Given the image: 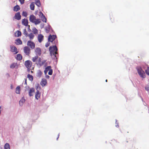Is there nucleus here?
I'll return each mask as SVG.
<instances>
[{"instance_id":"1","label":"nucleus","mask_w":149,"mask_h":149,"mask_svg":"<svg viewBox=\"0 0 149 149\" xmlns=\"http://www.w3.org/2000/svg\"><path fill=\"white\" fill-rule=\"evenodd\" d=\"M49 50L51 56L54 58L57 59L56 54H58L57 47L56 45L51 46L49 47Z\"/></svg>"},{"instance_id":"2","label":"nucleus","mask_w":149,"mask_h":149,"mask_svg":"<svg viewBox=\"0 0 149 149\" xmlns=\"http://www.w3.org/2000/svg\"><path fill=\"white\" fill-rule=\"evenodd\" d=\"M29 20L31 22L34 23L36 25L39 24L41 22L40 20V19H36L35 16L33 15H30Z\"/></svg>"},{"instance_id":"3","label":"nucleus","mask_w":149,"mask_h":149,"mask_svg":"<svg viewBox=\"0 0 149 149\" xmlns=\"http://www.w3.org/2000/svg\"><path fill=\"white\" fill-rule=\"evenodd\" d=\"M138 74L141 77L144 78L146 77L145 74L141 67H139L136 68Z\"/></svg>"},{"instance_id":"4","label":"nucleus","mask_w":149,"mask_h":149,"mask_svg":"<svg viewBox=\"0 0 149 149\" xmlns=\"http://www.w3.org/2000/svg\"><path fill=\"white\" fill-rule=\"evenodd\" d=\"M39 16L41 18L42 21L44 22H46L47 19L43 15V13L41 11L39 13Z\"/></svg>"},{"instance_id":"5","label":"nucleus","mask_w":149,"mask_h":149,"mask_svg":"<svg viewBox=\"0 0 149 149\" xmlns=\"http://www.w3.org/2000/svg\"><path fill=\"white\" fill-rule=\"evenodd\" d=\"M24 65L27 68H31L32 65V63L29 60H27L25 62Z\"/></svg>"},{"instance_id":"6","label":"nucleus","mask_w":149,"mask_h":149,"mask_svg":"<svg viewBox=\"0 0 149 149\" xmlns=\"http://www.w3.org/2000/svg\"><path fill=\"white\" fill-rule=\"evenodd\" d=\"M24 51L25 54L27 56H29L31 53V50L27 46L25 47L24 48Z\"/></svg>"},{"instance_id":"7","label":"nucleus","mask_w":149,"mask_h":149,"mask_svg":"<svg viewBox=\"0 0 149 149\" xmlns=\"http://www.w3.org/2000/svg\"><path fill=\"white\" fill-rule=\"evenodd\" d=\"M35 52L36 56H38L41 55L42 53L41 49L39 47L36 48L35 49Z\"/></svg>"},{"instance_id":"8","label":"nucleus","mask_w":149,"mask_h":149,"mask_svg":"<svg viewBox=\"0 0 149 149\" xmlns=\"http://www.w3.org/2000/svg\"><path fill=\"white\" fill-rule=\"evenodd\" d=\"M27 45L29 46L31 49H33L35 47V43L30 40H29L28 41Z\"/></svg>"},{"instance_id":"9","label":"nucleus","mask_w":149,"mask_h":149,"mask_svg":"<svg viewBox=\"0 0 149 149\" xmlns=\"http://www.w3.org/2000/svg\"><path fill=\"white\" fill-rule=\"evenodd\" d=\"M10 51L12 52H15V54L18 53V51L17 48L15 46L11 45L10 46Z\"/></svg>"},{"instance_id":"10","label":"nucleus","mask_w":149,"mask_h":149,"mask_svg":"<svg viewBox=\"0 0 149 149\" xmlns=\"http://www.w3.org/2000/svg\"><path fill=\"white\" fill-rule=\"evenodd\" d=\"M56 37V35H50L48 38V41L52 42L55 39Z\"/></svg>"},{"instance_id":"11","label":"nucleus","mask_w":149,"mask_h":149,"mask_svg":"<svg viewBox=\"0 0 149 149\" xmlns=\"http://www.w3.org/2000/svg\"><path fill=\"white\" fill-rule=\"evenodd\" d=\"M21 15L19 12L16 13L14 17V18L17 20H19L21 19Z\"/></svg>"},{"instance_id":"12","label":"nucleus","mask_w":149,"mask_h":149,"mask_svg":"<svg viewBox=\"0 0 149 149\" xmlns=\"http://www.w3.org/2000/svg\"><path fill=\"white\" fill-rule=\"evenodd\" d=\"M44 38V36L41 34H39L38 36V40L39 42H41L43 40Z\"/></svg>"},{"instance_id":"13","label":"nucleus","mask_w":149,"mask_h":149,"mask_svg":"<svg viewBox=\"0 0 149 149\" xmlns=\"http://www.w3.org/2000/svg\"><path fill=\"white\" fill-rule=\"evenodd\" d=\"M47 80L45 79H42V81L40 82L41 85L42 86H45L47 84Z\"/></svg>"},{"instance_id":"14","label":"nucleus","mask_w":149,"mask_h":149,"mask_svg":"<svg viewBox=\"0 0 149 149\" xmlns=\"http://www.w3.org/2000/svg\"><path fill=\"white\" fill-rule=\"evenodd\" d=\"M22 23L23 24L26 26L28 25V20L26 19H24L22 20Z\"/></svg>"},{"instance_id":"15","label":"nucleus","mask_w":149,"mask_h":149,"mask_svg":"<svg viewBox=\"0 0 149 149\" xmlns=\"http://www.w3.org/2000/svg\"><path fill=\"white\" fill-rule=\"evenodd\" d=\"M52 67L50 66H47L45 68L44 70V72L45 74H46L48 71H49L51 69Z\"/></svg>"},{"instance_id":"16","label":"nucleus","mask_w":149,"mask_h":149,"mask_svg":"<svg viewBox=\"0 0 149 149\" xmlns=\"http://www.w3.org/2000/svg\"><path fill=\"white\" fill-rule=\"evenodd\" d=\"M35 96L37 100H38V99L40 97V93L39 92V91H38L36 92Z\"/></svg>"},{"instance_id":"17","label":"nucleus","mask_w":149,"mask_h":149,"mask_svg":"<svg viewBox=\"0 0 149 149\" xmlns=\"http://www.w3.org/2000/svg\"><path fill=\"white\" fill-rule=\"evenodd\" d=\"M22 33L20 31H17L15 33V36L16 37H19L21 35Z\"/></svg>"},{"instance_id":"18","label":"nucleus","mask_w":149,"mask_h":149,"mask_svg":"<svg viewBox=\"0 0 149 149\" xmlns=\"http://www.w3.org/2000/svg\"><path fill=\"white\" fill-rule=\"evenodd\" d=\"M35 90L33 88H32L30 89L29 92V95L30 96H31L33 95L32 93L34 92Z\"/></svg>"},{"instance_id":"19","label":"nucleus","mask_w":149,"mask_h":149,"mask_svg":"<svg viewBox=\"0 0 149 149\" xmlns=\"http://www.w3.org/2000/svg\"><path fill=\"white\" fill-rule=\"evenodd\" d=\"M15 41V43L17 45H21L22 43V41L19 38L16 39Z\"/></svg>"},{"instance_id":"20","label":"nucleus","mask_w":149,"mask_h":149,"mask_svg":"<svg viewBox=\"0 0 149 149\" xmlns=\"http://www.w3.org/2000/svg\"><path fill=\"white\" fill-rule=\"evenodd\" d=\"M43 62H42L41 61V58L38 57V60L37 62V63H36L37 64L39 65L40 66L42 65L43 64Z\"/></svg>"},{"instance_id":"21","label":"nucleus","mask_w":149,"mask_h":149,"mask_svg":"<svg viewBox=\"0 0 149 149\" xmlns=\"http://www.w3.org/2000/svg\"><path fill=\"white\" fill-rule=\"evenodd\" d=\"M20 9V7L18 5H16L14 7L13 10L16 12L18 11Z\"/></svg>"},{"instance_id":"22","label":"nucleus","mask_w":149,"mask_h":149,"mask_svg":"<svg viewBox=\"0 0 149 149\" xmlns=\"http://www.w3.org/2000/svg\"><path fill=\"white\" fill-rule=\"evenodd\" d=\"M22 56L20 54H18L17 55V56L16 57L17 60L20 61L22 59Z\"/></svg>"},{"instance_id":"23","label":"nucleus","mask_w":149,"mask_h":149,"mask_svg":"<svg viewBox=\"0 0 149 149\" xmlns=\"http://www.w3.org/2000/svg\"><path fill=\"white\" fill-rule=\"evenodd\" d=\"M28 36L29 37L30 40H31L33 39L34 37V35L33 33H31L28 35Z\"/></svg>"},{"instance_id":"24","label":"nucleus","mask_w":149,"mask_h":149,"mask_svg":"<svg viewBox=\"0 0 149 149\" xmlns=\"http://www.w3.org/2000/svg\"><path fill=\"white\" fill-rule=\"evenodd\" d=\"M20 91V88L19 86H17L16 88L15 92L17 94H19Z\"/></svg>"},{"instance_id":"25","label":"nucleus","mask_w":149,"mask_h":149,"mask_svg":"<svg viewBox=\"0 0 149 149\" xmlns=\"http://www.w3.org/2000/svg\"><path fill=\"white\" fill-rule=\"evenodd\" d=\"M16 66L17 67V63H14L11 64L10 65V68H14Z\"/></svg>"},{"instance_id":"26","label":"nucleus","mask_w":149,"mask_h":149,"mask_svg":"<svg viewBox=\"0 0 149 149\" xmlns=\"http://www.w3.org/2000/svg\"><path fill=\"white\" fill-rule=\"evenodd\" d=\"M4 149H10V146L8 143H6L4 146Z\"/></svg>"},{"instance_id":"27","label":"nucleus","mask_w":149,"mask_h":149,"mask_svg":"<svg viewBox=\"0 0 149 149\" xmlns=\"http://www.w3.org/2000/svg\"><path fill=\"white\" fill-rule=\"evenodd\" d=\"M34 3L33 2H32L30 5V9L32 10H34Z\"/></svg>"},{"instance_id":"28","label":"nucleus","mask_w":149,"mask_h":149,"mask_svg":"<svg viewBox=\"0 0 149 149\" xmlns=\"http://www.w3.org/2000/svg\"><path fill=\"white\" fill-rule=\"evenodd\" d=\"M27 78H29V79L30 81H32L33 80V77L32 75H31L29 74H28L27 75Z\"/></svg>"},{"instance_id":"29","label":"nucleus","mask_w":149,"mask_h":149,"mask_svg":"<svg viewBox=\"0 0 149 149\" xmlns=\"http://www.w3.org/2000/svg\"><path fill=\"white\" fill-rule=\"evenodd\" d=\"M25 100L23 97H22V99H21L20 100L19 102V104L20 105H22L23 103L25 102Z\"/></svg>"},{"instance_id":"30","label":"nucleus","mask_w":149,"mask_h":149,"mask_svg":"<svg viewBox=\"0 0 149 149\" xmlns=\"http://www.w3.org/2000/svg\"><path fill=\"white\" fill-rule=\"evenodd\" d=\"M38 58V56L36 55L35 56L33 57L32 59V61L33 62H35L37 60Z\"/></svg>"},{"instance_id":"31","label":"nucleus","mask_w":149,"mask_h":149,"mask_svg":"<svg viewBox=\"0 0 149 149\" xmlns=\"http://www.w3.org/2000/svg\"><path fill=\"white\" fill-rule=\"evenodd\" d=\"M36 4L38 7H40L41 6L40 1L39 0H36Z\"/></svg>"},{"instance_id":"32","label":"nucleus","mask_w":149,"mask_h":149,"mask_svg":"<svg viewBox=\"0 0 149 149\" xmlns=\"http://www.w3.org/2000/svg\"><path fill=\"white\" fill-rule=\"evenodd\" d=\"M42 74V72L40 70H39L37 73V76L39 77H40Z\"/></svg>"},{"instance_id":"33","label":"nucleus","mask_w":149,"mask_h":149,"mask_svg":"<svg viewBox=\"0 0 149 149\" xmlns=\"http://www.w3.org/2000/svg\"><path fill=\"white\" fill-rule=\"evenodd\" d=\"M27 15V13L26 12L24 11H23L22 12V15L23 16H24L25 17H26Z\"/></svg>"},{"instance_id":"34","label":"nucleus","mask_w":149,"mask_h":149,"mask_svg":"<svg viewBox=\"0 0 149 149\" xmlns=\"http://www.w3.org/2000/svg\"><path fill=\"white\" fill-rule=\"evenodd\" d=\"M23 33L24 35H25L26 37L28 36V33L27 31H26V29H25L24 30Z\"/></svg>"},{"instance_id":"35","label":"nucleus","mask_w":149,"mask_h":149,"mask_svg":"<svg viewBox=\"0 0 149 149\" xmlns=\"http://www.w3.org/2000/svg\"><path fill=\"white\" fill-rule=\"evenodd\" d=\"M145 72L148 75H149V68L148 67L147 69L146 70Z\"/></svg>"},{"instance_id":"36","label":"nucleus","mask_w":149,"mask_h":149,"mask_svg":"<svg viewBox=\"0 0 149 149\" xmlns=\"http://www.w3.org/2000/svg\"><path fill=\"white\" fill-rule=\"evenodd\" d=\"M52 73L53 70L51 69L49 71L48 74L49 75H52Z\"/></svg>"},{"instance_id":"37","label":"nucleus","mask_w":149,"mask_h":149,"mask_svg":"<svg viewBox=\"0 0 149 149\" xmlns=\"http://www.w3.org/2000/svg\"><path fill=\"white\" fill-rule=\"evenodd\" d=\"M49 42V41H48L46 44L45 46L46 47H48L50 45V43Z\"/></svg>"},{"instance_id":"38","label":"nucleus","mask_w":149,"mask_h":149,"mask_svg":"<svg viewBox=\"0 0 149 149\" xmlns=\"http://www.w3.org/2000/svg\"><path fill=\"white\" fill-rule=\"evenodd\" d=\"M36 89L37 91H39V90L41 89V88L40 86H37Z\"/></svg>"},{"instance_id":"39","label":"nucleus","mask_w":149,"mask_h":149,"mask_svg":"<svg viewBox=\"0 0 149 149\" xmlns=\"http://www.w3.org/2000/svg\"><path fill=\"white\" fill-rule=\"evenodd\" d=\"M24 0H19L21 4H23L24 3Z\"/></svg>"},{"instance_id":"40","label":"nucleus","mask_w":149,"mask_h":149,"mask_svg":"<svg viewBox=\"0 0 149 149\" xmlns=\"http://www.w3.org/2000/svg\"><path fill=\"white\" fill-rule=\"evenodd\" d=\"M30 68H27V71L29 73L30 71Z\"/></svg>"},{"instance_id":"41","label":"nucleus","mask_w":149,"mask_h":149,"mask_svg":"<svg viewBox=\"0 0 149 149\" xmlns=\"http://www.w3.org/2000/svg\"><path fill=\"white\" fill-rule=\"evenodd\" d=\"M116 127H119V125H118V123H117V121L116 122Z\"/></svg>"},{"instance_id":"42","label":"nucleus","mask_w":149,"mask_h":149,"mask_svg":"<svg viewBox=\"0 0 149 149\" xmlns=\"http://www.w3.org/2000/svg\"><path fill=\"white\" fill-rule=\"evenodd\" d=\"M145 89L146 91H148L149 90V87H146Z\"/></svg>"},{"instance_id":"43","label":"nucleus","mask_w":149,"mask_h":149,"mask_svg":"<svg viewBox=\"0 0 149 149\" xmlns=\"http://www.w3.org/2000/svg\"><path fill=\"white\" fill-rule=\"evenodd\" d=\"M49 76H48V75H47V76H46V78H49Z\"/></svg>"},{"instance_id":"44","label":"nucleus","mask_w":149,"mask_h":149,"mask_svg":"<svg viewBox=\"0 0 149 149\" xmlns=\"http://www.w3.org/2000/svg\"><path fill=\"white\" fill-rule=\"evenodd\" d=\"M113 141V142H114V141H116V142L117 141H116L114 139V140H112L111 141Z\"/></svg>"},{"instance_id":"45","label":"nucleus","mask_w":149,"mask_h":149,"mask_svg":"<svg viewBox=\"0 0 149 149\" xmlns=\"http://www.w3.org/2000/svg\"><path fill=\"white\" fill-rule=\"evenodd\" d=\"M46 31L47 33H48L49 31L47 29H46Z\"/></svg>"},{"instance_id":"46","label":"nucleus","mask_w":149,"mask_h":149,"mask_svg":"<svg viewBox=\"0 0 149 149\" xmlns=\"http://www.w3.org/2000/svg\"><path fill=\"white\" fill-rule=\"evenodd\" d=\"M11 89H12L13 88V86L12 85H11Z\"/></svg>"},{"instance_id":"47","label":"nucleus","mask_w":149,"mask_h":149,"mask_svg":"<svg viewBox=\"0 0 149 149\" xmlns=\"http://www.w3.org/2000/svg\"><path fill=\"white\" fill-rule=\"evenodd\" d=\"M25 79V83L26 84V79Z\"/></svg>"},{"instance_id":"48","label":"nucleus","mask_w":149,"mask_h":149,"mask_svg":"<svg viewBox=\"0 0 149 149\" xmlns=\"http://www.w3.org/2000/svg\"><path fill=\"white\" fill-rule=\"evenodd\" d=\"M36 29V33H37V31H38V30L37 29Z\"/></svg>"},{"instance_id":"49","label":"nucleus","mask_w":149,"mask_h":149,"mask_svg":"<svg viewBox=\"0 0 149 149\" xmlns=\"http://www.w3.org/2000/svg\"><path fill=\"white\" fill-rule=\"evenodd\" d=\"M30 72H31V73H33V71H32V70H31V71H30Z\"/></svg>"},{"instance_id":"50","label":"nucleus","mask_w":149,"mask_h":149,"mask_svg":"<svg viewBox=\"0 0 149 149\" xmlns=\"http://www.w3.org/2000/svg\"><path fill=\"white\" fill-rule=\"evenodd\" d=\"M59 135H58V137L57 138V140L58 139V138L59 137Z\"/></svg>"},{"instance_id":"51","label":"nucleus","mask_w":149,"mask_h":149,"mask_svg":"<svg viewBox=\"0 0 149 149\" xmlns=\"http://www.w3.org/2000/svg\"><path fill=\"white\" fill-rule=\"evenodd\" d=\"M105 81H106V82H107V79H106V80H105Z\"/></svg>"}]
</instances>
